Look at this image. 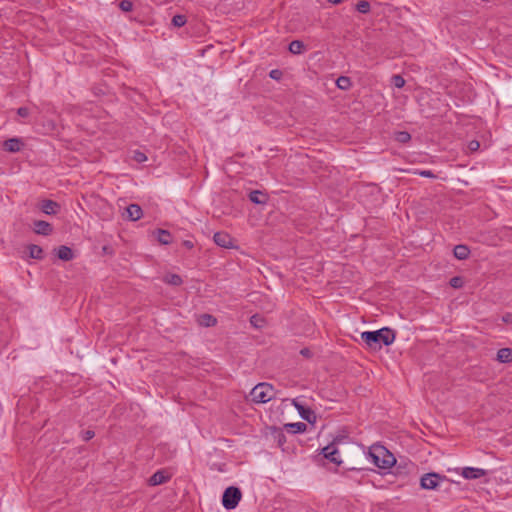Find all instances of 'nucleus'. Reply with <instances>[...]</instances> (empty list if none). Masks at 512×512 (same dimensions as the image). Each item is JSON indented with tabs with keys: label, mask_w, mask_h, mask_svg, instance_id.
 <instances>
[{
	"label": "nucleus",
	"mask_w": 512,
	"mask_h": 512,
	"mask_svg": "<svg viewBox=\"0 0 512 512\" xmlns=\"http://www.w3.org/2000/svg\"><path fill=\"white\" fill-rule=\"evenodd\" d=\"M264 296H258V302H261L263 300Z\"/></svg>",
	"instance_id": "de8ad7c7"
},
{
	"label": "nucleus",
	"mask_w": 512,
	"mask_h": 512,
	"mask_svg": "<svg viewBox=\"0 0 512 512\" xmlns=\"http://www.w3.org/2000/svg\"><path fill=\"white\" fill-rule=\"evenodd\" d=\"M411 139V135L406 131H401L397 133L396 140L401 143H406Z\"/></svg>",
	"instance_id": "c85d7f7f"
},
{
	"label": "nucleus",
	"mask_w": 512,
	"mask_h": 512,
	"mask_svg": "<svg viewBox=\"0 0 512 512\" xmlns=\"http://www.w3.org/2000/svg\"><path fill=\"white\" fill-rule=\"evenodd\" d=\"M241 499V491L234 486L228 487L222 496V505L224 508L231 510L236 508Z\"/></svg>",
	"instance_id": "20e7f679"
},
{
	"label": "nucleus",
	"mask_w": 512,
	"mask_h": 512,
	"mask_svg": "<svg viewBox=\"0 0 512 512\" xmlns=\"http://www.w3.org/2000/svg\"><path fill=\"white\" fill-rule=\"evenodd\" d=\"M93 437H94V432H93V431H91V430H87V431H85V432L83 433V439H84L85 441H88V440L92 439Z\"/></svg>",
	"instance_id": "c9c22d12"
},
{
	"label": "nucleus",
	"mask_w": 512,
	"mask_h": 512,
	"mask_svg": "<svg viewBox=\"0 0 512 512\" xmlns=\"http://www.w3.org/2000/svg\"><path fill=\"white\" fill-rule=\"evenodd\" d=\"M29 256L33 259H42L43 258V250L40 246L31 244L28 247Z\"/></svg>",
	"instance_id": "5701e85b"
},
{
	"label": "nucleus",
	"mask_w": 512,
	"mask_h": 512,
	"mask_svg": "<svg viewBox=\"0 0 512 512\" xmlns=\"http://www.w3.org/2000/svg\"><path fill=\"white\" fill-rule=\"evenodd\" d=\"M503 320H504L505 322H508V320H509V315H507V316L503 317Z\"/></svg>",
	"instance_id": "a18cd8bd"
},
{
	"label": "nucleus",
	"mask_w": 512,
	"mask_h": 512,
	"mask_svg": "<svg viewBox=\"0 0 512 512\" xmlns=\"http://www.w3.org/2000/svg\"><path fill=\"white\" fill-rule=\"evenodd\" d=\"M367 459L382 470H387L396 464L395 456L382 445L371 446Z\"/></svg>",
	"instance_id": "f03ea898"
},
{
	"label": "nucleus",
	"mask_w": 512,
	"mask_h": 512,
	"mask_svg": "<svg viewBox=\"0 0 512 512\" xmlns=\"http://www.w3.org/2000/svg\"><path fill=\"white\" fill-rule=\"evenodd\" d=\"M59 205L52 200H43L40 204V209L47 215L56 214Z\"/></svg>",
	"instance_id": "2eb2a0df"
},
{
	"label": "nucleus",
	"mask_w": 512,
	"mask_h": 512,
	"mask_svg": "<svg viewBox=\"0 0 512 512\" xmlns=\"http://www.w3.org/2000/svg\"><path fill=\"white\" fill-rule=\"evenodd\" d=\"M198 322L201 326L210 327L215 325L216 319L209 314H203L198 318Z\"/></svg>",
	"instance_id": "393cba45"
},
{
	"label": "nucleus",
	"mask_w": 512,
	"mask_h": 512,
	"mask_svg": "<svg viewBox=\"0 0 512 512\" xmlns=\"http://www.w3.org/2000/svg\"><path fill=\"white\" fill-rule=\"evenodd\" d=\"M214 242L223 248H231L233 247V238L225 232H217L214 234Z\"/></svg>",
	"instance_id": "9d476101"
},
{
	"label": "nucleus",
	"mask_w": 512,
	"mask_h": 512,
	"mask_svg": "<svg viewBox=\"0 0 512 512\" xmlns=\"http://www.w3.org/2000/svg\"><path fill=\"white\" fill-rule=\"evenodd\" d=\"M328 2H330L332 4H339L342 2V0H328Z\"/></svg>",
	"instance_id": "79ce46f5"
},
{
	"label": "nucleus",
	"mask_w": 512,
	"mask_h": 512,
	"mask_svg": "<svg viewBox=\"0 0 512 512\" xmlns=\"http://www.w3.org/2000/svg\"><path fill=\"white\" fill-rule=\"evenodd\" d=\"M288 50L290 53H292L294 55H299V54H302L303 51L305 50V45L300 40H293L290 42V44L288 46Z\"/></svg>",
	"instance_id": "6ab92c4d"
},
{
	"label": "nucleus",
	"mask_w": 512,
	"mask_h": 512,
	"mask_svg": "<svg viewBox=\"0 0 512 512\" xmlns=\"http://www.w3.org/2000/svg\"><path fill=\"white\" fill-rule=\"evenodd\" d=\"M336 86L341 90H349L352 86V81L347 76H340L336 80Z\"/></svg>",
	"instance_id": "4be33fe9"
},
{
	"label": "nucleus",
	"mask_w": 512,
	"mask_h": 512,
	"mask_svg": "<svg viewBox=\"0 0 512 512\" xmlns=\"http://www.w3.org/2000/svg\"><path fill=\"white\" fill-rule=\"evenodd\" d=\"M156 238L158 242L163 245L170 244L172 239L171 234L168 231L162 229L156 231Z\"/></svg>",
	"instance_id": "aec40b11"
},
{
	"label": "nucleus",
	"mask_w": 512,
	"mask_h": 512,
	"mask_svg": "<svg viewBox=\"0 0 512 512\" xmlns=\"http://www.w3.org/2000/svg\"><path fill=\"white\" fill-rule=\"evenodd\" d=\"M262 322H264V320H263V319H260V318L258 317V324H257L258 329L262 326Z\"/></svg>",
	"instance_id": "37998d69"
},
{
	"label": "nucleus",
	"mask_w": 512,
	"mask_h": 512,
	"mask_svg": "<svg viewBox=\"0 0 512 512\" xmlns=\"http://www.w3.org/2000/svg\"><path fill=\"white\" fill-rule=\"evenodd\" d=\"M371 5L367 0H360L356 4V10L362 14H367L370 12Z\"/></svg>",
	"instance_id": "a878e982"
},
{
	"label": "nucleus",
	"mask_w": 512,
	"mask_h": 512,
	"mask_svg": "<svg viewBox=\"0 0 512 512\" xmlns=\"http://www.w3.org/2000/svg\"><path fill=\"white\" fill-rule=\"evenodd\" d=\"M273 305L270 303L267 308H265L266 312H270L272 310Z\"/></svg>",
	"instance_id": "c03bdc74"
},
{
	"label": "nucleus",
	"mask_w": 512,
	"mask_h": 512,
	"mask_svg": "<svg viewBox=\"0 0 512 512\" xmlns=\"http://www.w3.org/2000/svg\"><path fill=\"white\" fill-rule=\"evenodd\" d=\"M497 360L500 363L512 362V350L510 348H501L497 352Z\"/></svg>",
	"instance_id": "a211bd4d"
},
{
	"label": "nucleus",
	"mask_w": 512,
	"mask_h": 512,
	"mask_svg": "<svg viewBox=\"0 0 512 512\" xmlns=\"http://www.w3.org/2000/svg\"><path fill=\"white\" fill-rule=\"evenodd\" d=\"M132 158L134 161H136L138 163H142L147 160V156L143 152H140V151H134Z\"/></svg>",
	"instance_id": "c756f323"
},
{
	"label": "nucleus",
	"mask_w": 512,
	"mask_h": 512,
	"mask_svg": "<svg viewBox=\"0 0 512 512\" xmlns=\"http://www.w3.org/2000/svg\"><path fill=\"white\" fill-rule=\"evenodd\" d=\"M453 255L458 260H466L470 255V249L464 244L456 245L453 249Z\"/></svg>",
	"instance_id": "4468645a"
},
{
	"label": "nucleus",
	"mask_w": 512,
	"mask_h": 512,
	"mask_svg": "<svg viewBox=\"0 0 512 512\" xmlns=\"http://www.w3.org/2000/svg\"><path fill=\"white\" fill-rule=\"evenodd\" d=\"M446 480V476H442L438 473H426L420 479V486L426 490H434L436 489L441 482Z\"/></svg>",
	"instance_id": "39448f33"
},
{
	"label": "nucleus",
	"mask_w": 512,
	"mask_h": 512,
	"mask_svg": "<svg viewBox=\"0 0 512 512\" xmlns=\"http://www.w3.org/2000/svg\"><path fill=\"white\" fill-rule=\"evenodd\" d=\"M460 470V475L468 480H474L479 479L481 477L486 476L487 471L482 468H475V467H463Z\"/></svg>",
	"instance_id": "6e6552de"
},
{
	"label": "nucleus",
	"mask_w": 512,
	"mask_h": 512,
	"mask_svg": "<svg viewBox=\"0 0 512 512\" xmlns=\"http://www.w3.org/2000/svg\"><path fill=\"white\" fill-rule=\"evenodd\" d=\"M172 23L176 27H182L186 23V18L183 15H175L172 18Z\"/></svg>",
	"instance_id": "cd10ccee"
},
{
	"label": "nucleus",
	"mask_w": 512,
	"mask_h": 512,
	"mask_svg": "<svg viewBox=\"0 0 512 512\" xmlns=\"http://www.w3.org/2000/svg\"><path fill=\"white\" fill-rule=\"evenodd\" d=\"M265 201H266V195L262 194V192L260 190H258V199H257L258 205L265 203Z\"/></svg>",
	"instance_id": "4c0bfd02"
},
{
	"label": "nucleus",
	"mask_w": 512,
	"mask_h": 512,
	"mask_svg": "<svg viewBox=\"0 0 512 512\" xmlns=\"http://www.w3.org/2000/svg\"><path fill=\"white\" fill-rule=\"evenodd\" d=\"M256 390V387L252 388L251 392H250V396H252L254 394V391Z\"/></svg>",
	"instance_id": "49530a36"
},
{
	"label": "nucleus",
	"mask_w": 512,
	"mask_h": 512,
	"mask_svg": "<svg viewBox=\"0 0 512 512\" xmlns=\"http://www.w3.org/2000/svg\"><path fill=\"white\" fill-rule=\"evenodd\" d=\"M462 279L460 277H453L451 280H450V285L453 287V288H460L462 286Z\"/></svg>",
	"instance_id": "473e14b6"
},
{
	"label": "nucleus",
	"mask_w": 512,
	"mask_h": 512,
	"mask_svg": "<svg viewBox=\"0 0 512 512\" xmlns=\"http://www.w3.org/2000/svg\"><path fill=\"white\" fill-rule=\"evenodd\" d=\"M323 456L330 462L340 465L342 460L339 455V450L334 444H329L322 449Z\"/></svg>",
	"instance_id": "1a4fd4ad"
},
{
	"label": "nucleus",
	"mask_w": 512,
	"mask_h": 512,
	"mask_svg": "<svg viewBox=\"0 0 512 512\" xmlns=\"http://www.w3.org/2000/svg\"><path fill=\"white\" fill-rule=\"evenodd\" d=\"M480 148V143L477 140H472L468 143V149L471 152H475Z\"/></svg>",
	"instance_id": "72a5a7b5"
},
{
	"label": "nucleus",
	"mask_w": 512,
	"mask_h": 512,
	"mask_svg": "<svg viewBox=\"0 0 512 512\" xmlns=\"http://www.w3.org/2000/svg\"><path fill=\"white\" fill-rule=\"evenodd\" d=\"M249 199L251 200V202L256 203V190L251 191L249 193Z\"/></svg>",
	"instance_id": "58836bf2"
},
{
	"label": "nucleus",
	"mask_w": 512,
	"mask_h": 512,
	"mask_svg": "<svg viewBox=\"0 0 512 512\" xmlns=\"http://www.w3.org/2000/svg\"><path fill=\"white\" fill-rule=\"evenodd\" d=\"M391 83L394 87L400 89L405 85V79L401 75L396 74L392 76Z\"/></svg>",
	"instance_id": "bb28decb"
},
{
	"label": "nucleus",
	"mask_w": 512,
	"mask_h": 512,
	"mask_svg": "<svg viewBox=\"0 0 512 512\" xmlns=\"http://www.w3.org/2000/svg\"><path fill=\"white\" fill-rule=\"evenodd\" d=\"M119 7L122 11L129 12L132 9V3L127 0H123L120 2Z\"/></svg>",
	"instance_id": "2f4dec72"
},
{
	"label": "nucleus",
	"mask_w": 512,
	"mask_h": 512,
	"mask_svg": "<svg viewBox=\"0 0 512 512\" xmlns=\"http://www.w3.org/2000/svg\"><path fill=\"white\" fill-rule=\"evenodd\" d=\"M24 146L22 140L20 138H10L6 140L3 144V147L6 151L11 153L19 152Z\"/></svg>",
	"instance_id": "9b49d317"
},
{
	"label": "nucleus",
	"mask_w": 512,
	"mask_h": 512,
	"mask_svg": "<svg viewBox=\"0 0 512 512\" xmlns=\"http://www.w3.org/2000/svg\"><path fill=\"white\" fill-rule=\"evenodd\" d=\"M168 479L169 475H167L164 471H157L150 477L149 484L152 486L160 485L167 482Z\"/></svg>",
	"instance_id": "dca6fc26"
},
{
	"label": "nucleus",
	"mask_w": 512,
	"mask_h": 512,
	"mask_svg": "<svg viewBox=\"0 0 512 512\" xmlns=\"http://www.w3.org/2000/svg\"><path fill=\"white\" fill-rule=\"evenodd\" d=\"M125 217L128 220L136 221L142 217V209L137 204L129 205L125 210Z\"/></svg>",
	"instance_id": "f8f14e48"
},
{
	"label": "nucleus",
	"mask_w": 512,
	"mask_h": 512,
	"mask_svg": "<svg viewBox=\"0 0 512 512\" xmlns=\"http://www.w3.org/2000/svg\"><path fill=\"white\" fill-rule=\"evenodd\" d=\"M278 391L273 385L266 382H258V403H267L276 398Z\"/></svg>",
	"instance_id": "423d86ee"
},
{
	"label": "nucleus",
	"mask_w": 512,
	"mask_h": 512,
	"mask_svg": "<svg viewBox=\"0 0 512 512\" xmlns=\"http://www.w3.org/2000/svg\"><path fill=\"white\" fill-rule=\"evenodd\" d=\"M301 354L304 355V356H308L310 354V351H309V349L304 348V349L301 350Z\"/></svg>",
	"instance_id": "a19ab883"
},
{
	"label": "nucleus",
	"mask_w": 512,
	"mask_h": 512,
	"mask_svg": "<svg viewBox=\"0 0 512 512\" xmlns=\"http://www.w3.org/2000/svg\"><path fill=\"white\" fill-rule=\"evenodd\" d=\"M419 175L425 178H435L434 173L431 170H422Z\"/></svg>",
	"instance_id": "f704fd0d"
},
{
	"label": "nucleus",
	"mask_w": 512,
	"mask_h": 512,
	"mask_svg": "<svg viewBox=\"0 0 512 512\" xmlns=\"http://www.w3.org/2000/svg\"><path fill=\"white\" fill-rule=\"evenodd\" d=\"M395 332L383 327L375 331H364L361 333V339L366 346L373 350L381 349L383 346H389L395 341Z\"/></svg>",
	"instance_id": "f257e3e1"
},
{
	"label": "nucleus",
	"mask_w": 512,
	"mask_h": 512,
	"mask_svg": "<svg viewBox=\"0 0 512 512\" xmlns=\"http://www.w3.org/2000/svg\"><path fill=\"white\" fill-rule=\"evenodd\" d=\"M59 259L69 261L73 259V251L67 246H60L57 252Z\"/></svg>",
	"instance_id": "412c9836"
},
{
	"label": "nucleus",
	"mask_w": 512,
	"mask_h": 512,
	"mask_svg": "<svg viewBox=\"0 0 512 512\" xmlns=\"http://www.w3.org/2000/svg\"><path fill=\"white\" fill-rule=\"evenodd\" d=\"M256 322H257L256 315H252V316L250 317V323H251L253 326H256Z\"/></svg>",
	"instance_id": "ea45409f"
},
{
	"label": "nucleus",
	"mask_w": 512,
	"mask_h": 512,
	"mask_svg": "<svg viewBox=\"0 0 512 512\" xmlns=\"http://www.w3.org/2000/svg\"><path fill=\"white\" fill-rule=\"evenodd\" d=\"M17 113L21 117H27L28 114H29V110L27 108H25V107H21V108L18 109Z\"/></svg>",
	"instance_id": "e433bc0d"
},
{
	"label": "nucleus",
	"mask_w": 512,
	"mask_h": 512,
	"mask_svg": "<svg viewBox=\"0 0 512 512\" xmlns=\"http://www.w3.org/2000/svg\"><path fill=\"white\" fill-rule=\"evenodd\" d=\"M33 225V229L36 234L49 235L52 232V226L46 221L37 220Z\"/></svg>",
	"instance_id": "ddd939ff"
},
{
	"label": "nucleus",
	"mask_w": 512,
	"mask_h": 512,
	"mask_svg": "<svg viewBox=\"0 0 512 512\" xmlns=\"http://www.w3.org/2000/svg\"><path fill=\"white\" fill-rule=\"evenodd\" d=\"M285 428L292 434L303 433L307 429V425L303 422L287 423Z\"/></svg>",
	"instance_id": "f3484780"
},
{
	"label": "nucleus",
	"mask_w": 512,
	"mask_h": 512,
	"mask_svg": "<svg viewBox=\"0 0 512 512\" xmlns=\"http://www.w3.org/2000/svg\"><path fill=\"white\" fill-rule=\"evenodd\" d=\"M261 438L270 447H282L286 442L283 430L276 426H266L262 429Z\"/></svg>",
	"instance_id": "7ed1b4c3"
},
{
	"label": "nucleus",
	"mask_w": 512,
	"mask_h": 512,
	"mask_svg": "<svg viewBox=\"0 0 512 512\" xmlns=\"http://www.w3.org/2000/svg\"><path fill=\"white\" fill-rule=\"evenodd\" d=\"M283 76V72L279 69H273L269 72V77L273 80L279 81Z\"/></svg>",
	"instance_id": "7c9ffc66"
},
{
	"label": "nucleus",
	"mask_w": 512,
	"mask_h": 512,
	"mask_svg": "<svg viewBox=\"0 0 512 512\" xmlns=\"http://www.w3.org/2000/svg\"><path fill=\"white\" fill-rule=\"evenodd\" d=\"M293 405L303 420H305L311 424L316 422L317 416L312 409L305 407L304 405L299 403L297 400H293Z\"/></svg>",
	"instance_id": "0eeeda50"
},
{
	"label": "nucleus",
	"mask_w": 512,
	"mask_h": 512,
	"mask_svg": "<svg viewBox=\"0 0 512 512\" xmlns=\"http://www.w3.org/2000/svg\"><path fill=\"white\" fill-rule=\"evenodd\" d=\"M163 281L173 286H179L182 284V279L177 274H166L163 278Z\"/></svg>",
	"instance_id": "b1692460"
}]
</instances>
